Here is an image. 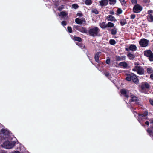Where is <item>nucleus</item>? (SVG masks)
I'll return each mask as SVG.
<instances>
[{
    "instance_id": "obj_1",
    "label": "nucleus",
    "mask_w": 153,
    "mask_h": 153,
    "mask_svg": "<svg viewBox=\"0 0 153 153\" xmlns=\"http://www.w3.org/2000/svg\"><path fill=\"white\" fill-rule=\"evenodd\" d=\"M100 32V29L97 27H91L88 31L89 35L93 37L98 36V33Z\"/></svg>"
},
{
    "instance_id": "obj_2",
    "label": "nucleus",
    "mask_w": 153,
    "mask_h": 153,
    "mask_svg": "<svg viewBox=\"0 0 153 153\" xmlns=\"http://www.w3.org/2000/svg\"><path fill=\"white\" fill-rule=\"evenodd\" d=\"M15 143V141H6L3 143V146L6 149H10L14 146Z\"/></svg>"
},
{
    "instance_id": "obj_3",
    "label": "nucleus",
    "mask_w": 153,
    "mask_h": 153,
    "mask_svg": "<svg viewBox=\"0 0 153 153\" xmlns=\"http://www.w3.org/2000/svg\"><path fill=\"white\" fill-rule=\"evenodd\" d=\"M144 54L145 56L148 58L150 61H153V53L151 50H147L144 51Z\"/></svg>"
},
{
    "instance_id": "obj_4",
    "label": "nucleus",
    "mask_w": 153,
    "mask_h": 153,
    "mask_svg": "<svg viewBox=\"0 0 153 153\" xmlns=\"http://www.w3.org/2000/svg\"><path fill=\"white\" fill-rule=\"evenodd\" d=\"M73 27L74 28L82 33H85L86 34L88 33V30L85 27H82L77 25H74Z\"/></svg>"
},
{
    "instance_id": "obj_5",
    "label": "nucleus",
    "mask_w": 153,
    "mask_h": 153,
    "mask_svg": "<svg viewBox=\"0 0 153 153\" xmlns=\"http://www.w3.org/2000/svg\"><path fill=\"white\" fill-rule=\"evenodd\" d=\"M136 3L137 0H134V13H137L142 11L143 7L142 6Z\"/></svg>"
},
{
    "instance_id": "obj_6",
    "label": "nucleus",
    "mask_w": 153,
    "mask_h": 153,
    "mask_svg": "<svg viewBox=\"0 0 153 153\" xmlns=\"http://www.w3.org/2000/svg\"><path fill=\"white\" fill-rule=\"evenodd\" d=\"M134 71H136L139 74L142 75L144 73V69L141 66L139 65L135 66Z\"/></svg>"
},
{
    "instance_id": "obj_7",
    "label": "nucleus",
    "mask_w": 153,
    "mask_h": 153,
    "mask_svg": "<svg viewBox=\"0 0 153 153\" xmlns=\"http://www.w3.org/2000/svg\"><path fill=\"white\" fill-rule=\"evenodd\" d=\"M150 85L147 82H143L141 85L142 91L143 92L146 93L147 92L146 90L150 88Z\"/></svg>"
},
{
    "instance_id": "obj_8",
    "label": "nucleus",
    "mask_w": 153,
    "mask_h": 153,
    "mask_svg": "<svg viewBox=\"0 0 153 153\" xmlns=\"http://www.w3.org/2000/svg\"><path fill=\"white\" fill-rule=\"evenodd\" d=\"M131 99L129 101V104H128V105L129 107L131 109L132 112L133 113H134V105L133 104V102H134V95H131Z\"/></svg>"
},
{
    "instance_id": "obj_9",
    "label": "nucleus",
    "mask_w": 153,
    "mask_h": 153,
    "mask_svg": "<svg viewBox=\"0 0 153 153\" xmlns=\"http://www.w3.org/2000/svg\"><path fill=\"white\" fill-rule=\"evenodd\" d=\"M149 41L145 39H142L139 42L140 45L142 47H146L149 43Z\"/></svg>"
},
{
    "instance_id": "obj_10",
    "label": "nucleus",
    "mask_w": 153,
    "mask_h": 153,
    "mask_svg": "<svg viewBox=\"0 0 153 153\" xmlns=\"http://www.w3.org/2000/svg\"><path fill=\"white\" fill-rule=\"evenodd\" d=\"M108 3V0H101L99 1V5L101 7L107 5Z\"/></svg>"
},
{
    "instance_id": "obj_11",
    "label": "nucleus",
    "mask_w": 153,
    "mask_h": 153,
    "mask_svg": "<svg viewBox=\"0 0 153 153\" xmlns=\"http://www.w3.org/2000/svg\"><path fill=\"white\" fill-rule=\"evenodd\" d=\"M127 76L126 79L128 81H131L132 80V81L134 82V79H133V76H134V73H132L131 74H127L126 75Z\"/></svg>"
},
{
    "instance_id": "obj_12",
    "label": "nucleus",
    "mask_w": 153,
    "mask_h": 153,
    "mask_svg": "<svg viewBox=\"0 0 153 153\" xmlns=\"http://www.w3.org/2000/svg\"><path fill=\"white\" fill-rule=\"evenodd\" d=\"M148 112L146 111H145L142 114L139 115V118L141 119V120H143L144 119H146V116L148 115Z\"/></svg>"
},
{
    "instance_id": "obj_13",
    "label": "nucleus",
    "mask_w": 153,
    "mask_h": 153,
    "mask_svg": "<svg viewBox=\"0 0 153 153\" xmlns=\"http://www.w3.org/2000/svg\"><path fill=\"white\" fill-rule=\"evenodd\" d=\"M82 19H81L78 18H76L75 19V22L78 24H82L83 22H85V19L84 18H82Z\"/></svg>"
},
{
    "instance_id": "obj_14",
    "label": "nucleus",
    "mask_w": 153,
    "mask_h": 153,
    "mask_svg": "<svg viewBox=\"0 0 153 153\" xmlns=\"http://www.w3.org/2000/svg\"><path fill=\"white\" fill-rule=\"evenodd\" d=\"M107 19L108 21L113 22H114L117 21L115 18L111 15H109L107 16Z\"/></svg>"
},
{
    "instance_id": "obj_15",
    "label": "nucleus",
    "mask_w": 153,
    "mask_h": 153,
    "mask_svg": "<svg viewBox=\"0 0 153 153\" xmlns=\"http://www.w3.org/2000/svg\"><path fill=\"white\" fill-rule=\"evenodd\" d=\"M121 94L127 98L129 97V96L127 94V92L125 89H122L120 90Z\"/></svg>"
},
{
    "instance_id": "obj_16",
    "label": "nucleus",
    "mask_w": 153,
    "mask_h": 153,
    "mask_svg": "<svg viewBox=\"0 0 153 153\" xmlns=\"http://www.w3.org/2000/svg\"><path fill=\"white\" fill-rule=\"evenodd\" d=\"M126 56H116V61H119L124 60L125 59Z\"/></svg>"
},
{
    "instance_id": "obj_17",
    "label": "nucleus",
    "mask_w": 153,
    "mask_h": 153,
    "mask_svg": "<svg viewBox=\"0 0 153 153\" xmlns=\"http://www.w3.org/2000/svg\"><path fill=\"white\" fill-rule=\"evenodd\" d=\"M107 30H110L111 31V33L113 36L115 35L117 33V29L115 27L114 28L111 30L108 29Z\"/></svg>"
},
{
    "instance_id": "obj_18",
    "label": "nucleus",
    "mask_w": 153,
    "mask_h": 153,
    "mask_svg": "<svg viewBox=\"0 0 153 153\" xmlns=\"http://www.w3.org/2000/svg\"><path fill=\"white\" fill-rule=\"evenodd\" d=\"M118 65L120 67H122L124 68H126L128 66V64L125 62H120Z\"/></svg>"
},
{
    "instance_id": "obj_19",
    "label": "nucleus",
    "mask_w": 153,
    "mask_h": 153,
    "mask_svg": "<svg viewBox=\"0 0 153 153\" xmlns=\"http://www.w3.org/2000/svg\"><path fill=\"white\" fill-rule=\"evenodd\" d=\"M105 22H102V23H100L99 25L100 27L103 29H104L107 28V24H105Z\"/></svg>"
},
{
    "instance_id": "obj_20",
    "label": "nucleus",
    "mask_w": 153,
    "mask_h": 153,
    "mask_svg": "<svg viewBox=\"0 0 153 153\" xmlns=\"http://www.w3.org/2000/svg\"><path fill=\"white\" fill-rule=\"evenodd\" d=\"M126 51L129 52L130 50L134 51V45L132 44L129 47V48L126 47L125 48Z\"/></svg>"
},
{
    "instance_id": "obj_21",
    "label": "nucleus",
    "mask_w": 153,
    "mask_h": 153,
    "mask_svg": "<svg viewBox=\"0 0 153 153\" xmlns=\"http://www.w3.org/2000/svg\"><path fill=\"white\" fill-rule=\"evenodd\" d=\"M76 44L79 47L82 49H85L86 48V47L85 46L83 45L82 43H79L78 42H76Z\"/></svg>"
},
{
    "instance_id": "obj_22",
    "label": "nucleus",
    "mask_w": 153,
    "mask_h": 153,
    "mask_svg": "<svg viewBox=\"0 0 153 153\" xmlns=\"http://www.w3.org/2000/svg\"><path fill=\"white\" fill-rule=\"evenodd\" d=\"M68 15V13L65 11L61 12L59 14V16H61L62 17H66Z\"/></svg>"
},
{
    "instance_id": "obj_23",
    "label": "nucleus",
    "mask_w": 153,
    "mask_h": 153,
    "mask_svg": "<svg viewBox=\"0 0 153 153\" xmlns=\"http://www.w3.org/2000/svg\"><path fill=\"white\" fill-rule=\"evenodd\" d=\"M100 53L99 52H98L95 55L94 58L95 59V61L98 63L99 62V59L100 57L99 55Z\"/></svg>"
},
{
    "instance_id": "obj_24",
    "label": "nucleus",
    "mask_w": 153,
    "mask_h": 153,
    "mask_svg": "<svg viewBox=\"0 0 153 153\" xmlns=\"http://www.w3.org/2000/svg\"><path fill=\"white\" fill-rule=\"evenodd\" d=\"M119 22L122 26H123L127 23L126 20L124 19H120L119 21Z\"/></svg>"
},
{
    "instance_id": "obj_25",
    "label": "nucleus",
    "mask_w": 153,
    "mask_h": 153,
    "mask_svg": "<svg viewBox=\"0 0 153 153\" xmlns=\"http://www.w3.org/2000/svg\"><path fill=\"white\" fill-rule=\"evenodd\" d=\"M147 19L150 22L153 21V15H150L147 16Z\"/></svg>"
},
{
    "instance_id": "obj_26",
    "label": "nucleus",
    "mask_w": 153,
    "mask_h": 153,
    "mask_svg": "<svg viewBox=\"0 0 153 153\" xmlns=\"http://www.w3.org/2000/svg\"><path fill=\"white\" fill-rule=\"evenodd\" d=\"M73 40L74 41H76L79 42H81L82 41V39L80 37L77 36H74L73 38Z\"/></svg>"
},
{
    "instance_id": "obj_27",
    "label": "nucleus",
    "mask_w": 153,
    "mask_h": 153,
    "mask_svg": "<svg viewBox=\"0 0 153 153\" xmlns=\"http://www.w3.org/2000/svg\"><path fill=\"white\" fill-rule=\"evenodd\" d=\"M85 3L87 5H90L92 4V1L91 0H85Z\"/></svg>"
},
{
    "instance_id": "obj_28",
    "label": "nucleus",
    "mask_w": 153,
    "mask_h": 153,
    "mask_svg": "<svg viewBox=\"0 0 153 153\" xmlns=\"http://www.w3.org/2000/svg\"><path fill=\"white\" fill-rule=\"evenodd\" d=\"M114 24L111 22H109L107 24V27H112L114 26Z\"/></svg>"
},
{
    "instance_id": "obj_29",
    "label": "nucleus",
    "mask_w": 153,
    "mask_h": 153,
    "mask_svg": "<svg viewBox=\"0 0 153 153\" xmlns=\"http://www.w3.org/2000/svg\"><path fill=\"white\" fill-rule=\"evenodd\" d=\"M109 1V4L110 5H114L116 2V0H108Z\"/></svg>"
},
{
    "instance_id": "obj_30",
    "label": "nucleus",
    "mask_w": 153,
    "mask_h": 153,
    "mask_svg": "<svg viewBox=\"0 0 153 153\" xmlns=\"http://www.w3.org/2000/svg\"><path fill=\"white\" fill-rule=\"evenodd\" d=\"M91 12L92 13L96 14H97L99 13V11L95 8H93L92 9Z\"/></svg>"
},
{
    "instance_id": "obj_31",
    "label": "nucleus",
    "mask_w": 153,
    "mask_h": 153,
    "mask_svg": "<svg viewBox=\"0 0 153 153\" xmlns=\"http://www.w3.org/2000/svg\"><path fill=\"white\" fill-rule=\"evenodd\" d=\"M128 57L131 59H134V55L133 54L129 53L127 54Z\"/></svg>"
},
{
    "instance_id": "obj_32",
    "label": "nucleus",
    "mask_w": 153,
    "mask_h": 153,
    "mask_svg": "<svg viewBox=\"0 0 153 153\" xmlns=\"http://www.w3.org/2000/svg\"><path fill=\"white\" fill-rule=\"evenodd\" d=\"M134 104H139V99L137 97L134 96Z\"/></svg>"
},
{
    "instance_id": "obj_33",
    "label": "nucleus",
    "mask_w": 153,
    "mask_h": 153,
    "mask_svg": "<svg viewBox=\"0 0 153 153\" xmlns=\"http://www.w3.org/2000/svg\"><path fill=\"white\" fill-rule=\"evenodd\" d=\"M109 43L111 45H114L116 43L115 41L113 39H111L109 40Z\"/></svg>"
},
{
    "instance_id": "obj_34",
    "label": "nucleus",
    "mask_w": 153,
    "mask_h": 153,
    "mask_svg": "<svg viewBox=\"0 0 153 153\" xmlns=\"http://www.w3.org/2000/svg\"><path fill=\"white\" fill-rule=\"evenodd\" d=\"M122 10L121 8H118L117 11V14H116V15H118L121 14L122 13Z\"/></svg>"
},
{
    "instance_id": "obj_35",
    "label": "nucleus",
    "mask_w": 153,
    "mask_h": 153,
    "mask_svg": "<svg viewBox=\"0 0 153 153\" xmlns=\"http://www.w3.org/2000/svg\"><path fill=\"white\" fill-rule=\"evenodd\" d=\"M72 8L75 9H77L79 7L78 5L77 4H73L72 5Z\"/></svg>"
},
{
    "instance_id": "obj_36",
    "label": "nucleus",
    "mask_w": 153,
    "mask_h": 153,
    "mask_svg": "<svg viewBox=\"0 0 153 153\" xmlns=\"http://www.w3.org/2000/svg\"><path fill=\"white\" fill-rule=\"evenodd\" d=\"M134 83L138 84L139 83V80L138 79L134 74Z\"/></svg>"
},
{
    "instance_id": "obj_37",
    "label": "nucleus",
    "mask_w": 153,
    "mask_h": 153,
    "mask_svg": "<svg viewBox=\"0 0 153 153\" xmlns=\"http://www.w3.org/2000/svg\"><path fill=\"white\" fill-rule=\"evenodd\" d=\"M148 73L150 74L153 72V71L151 68H148L147 70Z\"/></svg>"
},
{
    "instance_id": "obj_38",
    "label": "nucleus",
    "mask_w": 153,
    "mask_h": 153,
    "mask_svg": "<svg viewBox=\"0 0 153 153\" xmlns=\"http://www.w3.org/2000/svg\"><path fill=\"white\" fill-rule=\"evenodd\" d=\"M147 131L149 134L150 136L153 137V131L152 132L151 130L149 129L147 130Z\"/></svg>"
},
{
    "instance_id": "obj_39",
    "label": "nucleus",
    "mask_w": 153,
    "mask_h": 153,
    "mask_svg": "<svg viewBox=\"0 0 153 153\" xmlns=\"http://www.w3.org/2000/svg\"><path fill=\"white\" fill-rule=\"evenodd\" d=\"M76 15L77 16H79L80 17H82L83 16V14L81 11H79V12L76 14Z\"/></svg>"
},
{
    "instance_id": "obj_40",
    "label": "nucleus",
    "mask_w": 153,
    "mask_h": 153,
    "mask_svg": "<svg viewBox=\"0 0 153 153\" xmlns=\"http://www.w3.org/2000/svg\"><path fill=\"white\" fill-rule=\"evenodd\" d=\"M67 29L69 33H72V28L70 26L68 27H67Z\"/></svg>"
},
{
    "instance_id": "obj_41",
    "label": "nucleus",
    "mask_w": 153,
    "mask_h": 153,
    "mask_svg": "<svg viewBox=\"0 0 153 153\" xmlns=\"http://www.w3.org/2000/svg\"><path fill=\"white\" fill-rule=\"evenodd\" d=\"M64 8V7H63V5H62V6H60L58 8V10L59 11H61L63 8Z\"/></svg>"
},
{
    "instance_id": "obj_42",
    "label": "nucleus",
    "mask_w": 153,
    "mask_h": 153,
    "mask_svg": "<svg viewBox=\"0 0 153 153\" xmlns=\"http://www.w3.org/2000/svg\"><path fill=\"white\" fill-rule=\"evenodd\" d=\"M61 24L63 26H65L67 24V22L66 21H63L61 22Z\"/></svg>"
},
{
    "instance_id": "obj_43",
    "label": "nucleus",
    "mask_w": 153,
    "mask_h": 153,
    "mask_svg": "<svg viewBox=\"0 0 153 153\" xmlns=\"http://www.w3.org/2000/svg\"><path fill=\"white\" fill-rule=\"evenodd\" d=\"M153 12V11L152 10H148L147 12L148 15H152Z\"/></svg>"
},
{
    "instance_id": "obj_44",
    "label": "nucleus",
    "mask_w": 153,
    "mask_h": 153,
    "mask_svg": "<svg viewBox=\"0 0 153 153\" xmlns=\"http://www.w3.org/2000/svg\"><path fill=\"white\" fill-rule=\"evenodd\" d=\"M122 4L123 5L126 4V2L125 0H119Z\"/></svg>"
},
{
    "instance_id": "obj_45",
    "label": "nucleus",
    "mask_w": 153,
    "mask_h": 153,
    "mask_svg": "<svg viewBox=\"0 0 153 153\" xmlns=\"http://www.w3.org/2000/svg\"><path fill=\"white\" fill-rule=\"evenodd\" d=\"M105 75L107 77H109L110 76V73L108 72H106L104 73Z\"/></svg>"
},
{
    "instance_id": "obj_46",
    "label": "nucleus",
    "mask_w": 153,
    "mask_h": 153,
    "mask_svg": "<svg viewBox=\"0 0 153 153\" xmlns=\"http://www.w3.org/2000/svg\"><path fill=\"white\" fill-rule=\"evenodd\" d=\"M106 63L108 64H109L110 63V59H108L106 61Z\"/></svg>"
},
{
    "instance_id": "obj_47",
    "label": "nucleus",
    "mask_w": 153,
    "mask_h": 153,
    "mask_svg": "<svg viewBox=\"0 0 153 153\" xmlns=\"http://www.w3.org/2000/svg\"><path fill=\"white\" fill-rule=\"evenodd\" d=\"M149 101L150 104L153 106V100L150 99L149 100Z\"/></svg>"
},
{
    "instance_id": "obj_48",
    "label": "nucleus",
    "mask_w": 153,
    "mask_h": 153,
    "mask_svg": "<svg viewBox=\"0 0 153 153\" xmlns=\"http://www.w3.org/2000/svg\"><path fill=\"white\" fill-rule=\"evenodd\" d=\"M1 132L3 134H4L6 132V130L4 129H2L1 130Z\"/></svg>"
},
{
    "instance_id": "obj_49",
    "label": "nucleus",
    "mask_w": 153,
    "mask_h": 153,
    "mask_svg": "<svg viewBox=\"0 0 153 153\" xmlns=\"http://www.w3.org/2000/svg\"><path fill=\"white\" fill-rule=\"evenodd\" d=\"M59 5V4L58 2H56L54 4V5L55 7H57Z\"/></svg>"
},
{
    "instance_id": "obj_50",
    "label": "nucleus",
    "mask_w": 153,
    "mask_h": 153,
    "mask_svg": "<svg viewBox=\"0 0 153 153\" xmlns=\"http://www.w3.org/2000/svg\"><path fill=\"white\" fill-rule=\"evenodd\" d=\"M109 13L111 15H114V12L113 10L110 11L109 12Z\"/></svg>"
},
{
    "instance_id": "obj_51",
    "label": "nucleus",
    "mask_w": 153,
    "mask_h": 153,
    "mask_svg": "<svg viewBox=\"0 0 153 153\" xmlns=\"http://www.w3.org/2000/svg\"><path fill=\"white\" fill-rule=\"evenodd\" d=\"M150 77L152 79H153V74H152L150 75Z\"/></svg>"
},
{
    "instance_id": "obj_52",
    "label": "nucleus",
    "mask_w": 153,
    "mask_h": 153,
    "mask_svg": "<svg viewBox=\"0 0 153 153\" xmlns=\"http://www.w3.org/2000/svg\"><path fill=\"white\" fill-rule=\"evenodd\" d=\"M152 128H153V120L150 123Z\"/></svg>"
},
{
    "instance_id": "obj_53",
    "label": "nucleus",
    "mask_w": 153,
    "mask_h": 153,
    "mask_svg": "<svg viewBox=\"0 0 153 153\" xmlns=\"http://www.w3.org/2000/svg\"><path fill=\"white\" fill-rule=\"evenodd\" d=\"M145 123L146 125H148V126L149 124V123L148 121H146L145 122Z\"/></svg>"
},
{
    "instance_id": "obj_54",
    "label": "nucleus",
    "mask_w": 153,
    "mask_h": 153,
    "mask_svg": "<svg viewBox=\"0 0 153 153\" xmlns=\"http://www.w3.org/2000/svg\"><path fill=\"white\" fill-rule=\"evenodd\" d=\"M131 17L132 19H134V14L131 15Z\"/></svg>"
},
{
    "instance_id": "obj_55",
    "label": "nucleus",
    "mask_w": 153,
    "mask_h": 153,
    "mask_svg": "<svg viewBox=\"0 0 153 153\" xmlns=\"http://www.w3.org/2000/svg\"><path fill=\"white\" fill-rule=\"evenodd\" d=\"M13 153H20V152L18 151H15Z\"/></svg>"
},
{
    "instance_id": "obj_56",
    "label": "nucleus",
    "mask_w": 153,
    "mask_h": 153,
    "mask_svg": "<svg viewBox=\"0 0 153 153\" xmlns=\"http://www.w3.org/2000/svg\"><path fill=\"white\" fill-rule=\"evenodd\" d=\"M133 4H134V0H131Z\"/></svg>"
},
{
    "instance_id": "obj_57",
    "label": "nucleus",
    "mask_w": 153,
    "mask_h": 153,
    "mask_svg": "<svg viewBox=\"0 0 153 153\" xmlns=\"http://www.w3.org/2000/svg\"><path fill=\"white\" fill-rule=\"evenodd\" d=\"M136 48H137L136 46L134 45V51L136 50Z\"/></svg>"
},
{
    "instance_id": "obj_58",
    "label": "nucleus",
    "mask_w": 153,
    "mask_h": 153,
    "mask_svg": "<svg viewBox=\"0 0 153 153\" xmlns=\"http://www.w3.org/2000/svg\"><path fill=\"white\" fill-rule=\"evenodd\" d=\"M132 10H133V12H134V7H133Z\"/></svg>"
},
{
    "instance_id": "obj_59",
    "label": "nucleus",
    "mask_w": 153,
    "mask_h": 153,
    "mask_svg": "<svg viewBox=\"0 0 153 153\" xmlns=\"http://www.w3.org/2000/svg\"><path fill=\"white\" fill-rule=\"evenodd\" d=\"M132 70L134 71V68L132 69Z\"/></svg>"
}]
</instances>
